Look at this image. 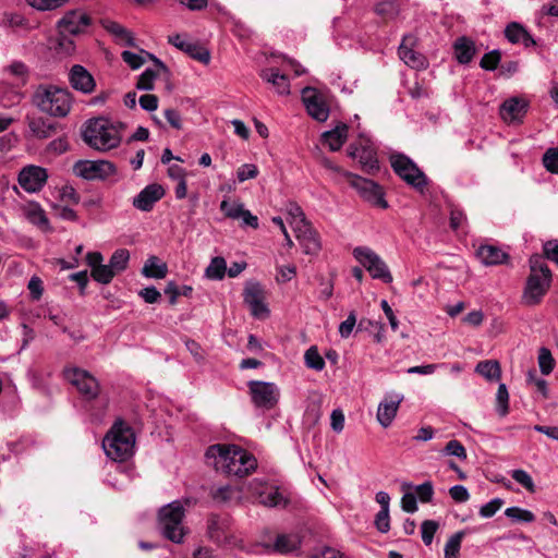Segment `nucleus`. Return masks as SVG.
Instances as JSON below:
<instances>
[{
    "label": "nucleus",
    "mask_w": 558,
    "mask_h": 558,
    "mask_svg": "<svg viewBox=\"0 0 558 558\" xmlns=\"http://www.w3.org/2000/svg\"><path fill=\"white\" fill-rule=\"evenodd\" d=\"M206 458L214 459L216 470L236 477L248 475L257 466L255 457L235 445H213L207 449Z\"/></svg>",
    "instance_id": "f257e3e1"
},
{
    "label": "nucleus",
    "mask_w": 558,
    "mask_h": 558,
    "mask_svg": "<svg viewBox=\"0 0 558 558\" xmlns=\"http://www.w3.org/2000/svg\"><path fill=\"white\" fill-rule=\"evenodd\" d=\"M72 95L66 88L56 85H39L33 95L34 105L44 113L64 118L72 108Z\"/></svg>",
    "instance_id": "f03ea898"
},
{
    "label": "nucleus",
    "mask_w": 558,
    "mask_h": 558,
    "mask_svg": "<svg viewBox=\"0 0 558 558\" xmlns=\"http://www.w3.org/2000/svg\"><path fill=\"white\" fill-rule=\"evenodd\" d=\"M82 136L92 148L100 151L116 148L121 142L118 126L105 118L88 120L82 131Z\"/></svg>",
    "instance_id": "7ed1b4c3"
},
{
    "label": "nucleus",
    "mask_w": 558,
    "mask_h": 558,
    "mask_svg": "<svg viewBox=\"0 0 558 558\" xmlns=\"http://www.w3.org/2000/svg\"><path fill=\"white\" fill-rule=\"evenodd\" d=\"M135 435L125 423L116 422L102 440V448L108 458L125 461L134 451Z\"/></svg>",
    "instance_id": "20e7f679"
},
{
    "label": "nucleus",
    "mask_w": 558,
    "mask_h": 558,
    "mask_svg": "<svg viewBox=\"0 0 558 558\" xmlns=\"http://www.w3.org/2000/svg\"><path fill=\"white\" fill-rule=\"evenodd\" d=\"M531 275L527 278L524 290V299L527 304H537L550 286L551 272L542 255H533L530 258Z\"/></svg>",
    "instance_id": "39448f33"
},
{
    "label": "nucleus",
    "mask_w": 558,
    "mask_h": 558,
    "mask_svg": "<svg viewBox=\"0 0 558 558\" xmlns=\"http://www.w3.org/2000/svg\"><path fill=\"white\" fill-rule=\"evenodd\" d=\"M185 509L180 500H174L160 508L158 522L161 534L165 538L181 544L186 534L183 526Z\"/></svg>",
    "instance_id": "423d86ee"
},
{
    "label": "nucleus",
    "mask_w": 558,
    "mask_h": 558,
    "mask_svg": "<svg viewBox=\"0 0 558 558\" xmlns=\"http://www.w3.org/2000/svg\"><path fill=\"white\" fill-rule=\"evenodd\" d=\"M90 23L89 16L81 11L73 10L68 12L58 23L60 32V47L65 52H71L74 49L73 41L66 35H77L82 33Z\"/></svg>",
    "instance_id": "0eeeda50"
},
{
    "label": "nucleus",
    "mask_w": 558,
    "mask_h": 558,
    "mask_svg": "<svg viewBox=\"0 0 558 558\" xmlns=\"http://www.w3.org/2000/svg\"><path fill=\"white\" fill-rule=\"evenodd\" d=\"M353 257L369 272L373 279L392 282V275L384 259L368 246H356Z\"/></svg>",
    "instance_id": "6e6552de"
},
{
    "label": "nucleus",
    "mask_w": 558,
    "mask_h": 558,
    "mask_svg": "<svg viewBox=\"0 0 558 558\" xmlns=\"http://www.w3.org/2000/svg\"><path fill=\"white\" fill-rule=\"evenodd\" d=\"M393 171L409 185L423 190L427 185V178L415 162L403 154H395L390 157Z\"/></svg>",
    "instance_id": "1a4fd4ad"
},
{
    "label": "nucleus",
    "mask_w": 558,
    "mask_h": 558,
    "mask_svg": "<svg viewBox=\"0 0 558 558\" xmlns=\"http://www.w3.org/2000/svg\"><path fill=\"white\" fill-rule=\"evenodd\" d=\"M349 155L359 160L366 173L372 174L379 169L376 148L371 138L364 134H360L359 140L350 145Z\"/></svg>",
    "instance_id": "9d476101"
},
{
    "label": "nucleus",
    "mask_w": 558,
    "mask_h": 558,
    "mask_svg": "<svg viewBox=\"0 0 558 558\" xmlns=\"http://www.w3.org/2000/svg\"><path fill=\"white\" fill-rule=\"evenodd\" d=\"M253 404L262 410H271L279 401L280 390L275 383L251 380L247 383Z\"/></svg>",
    "instance_id": "9b49d317"
},
{
    "label": "nucleus",
    "mask_w": 558,
    "mask_h": 558,
    "mask_svg": "<svg viewBox=\"0 0 558 558\" xmlns=\"http://www.w3.org/2000/svg\"><path fill=\"white\" fill-rule=\"evenodd\" d=\"M350 185L357 191L360 196L371 205L387 209L388 203L385 199V193L380 185L373 180L362 178L357 174L347 173Z\"/></svg>",
    "instance_id": "f8f14e48"
},
{
    "label": "nucleus",
    "mask_w": 558,
    "mask_h": 558,
    "mask_svg": "<svg viewBox=\"0 0 558 558\" xmlns=\"http://www.w3.org/2000/svg\"><path fill=\"white\" fill-rule=\"evenodd\" d=\"M73 171L85 180H106L117 173V168L108 160H78Z\"/></svg>",
    "instance_id": "ddd939ff"
},
{
    "label": "nucleus",
    "mask_w": 558,
    "mask_h": 558,
    "mask_svg": "<svg viewBox=\"0 0 558 558\" xmlns=\"http://www.w3.org/2000/svg\"><path fill=\"white\" fill-rule=\"evenodd\" d=\"M64 378L75 386L86 400L95 399L99 393L98 380L85 369L68 367L64 369Z\"/></svg>",
    "instance_id": "4468645a"
},
{
    "label": "nucleus",
    "mask_w": 558,
    "mask_h": 558,
    "mask_svg": "<svg viewBox=\"0 0 558 558\" xmlns=\"http://www.w3.org/2000/svg\"><path fill=\"white\" fill-rule=\"evenodd\" d=\"M251 490L263 506L286 508L289 504L288 496L276 485L254 480L251 483Z\"/></svg>",
    "instance_id": "2eb2a0df"
},
{
    "label": "nucleus",
    "mask_w": 558,
    "mask_h": 558,
    "mask_svg": "<svg viewBox=\"0 0 558 558\" xmlns=\"http://www.w3.org/2000/svg\"><path fill=\"white\" fill-rule=\"evenodd\" d=\"M48 171L46 168L27 165L24 166L17 173L19 185L29 194L39 193L48 181Z\"/></svg>",
    "instance_id": "dca6fc26"
},
{
    "label": "nucleus",
    "mask_w": 558,
    "mask_h": 558,
    "mask_svg": "<svg viewBox=\"0 0 558 558\" xmlns=\"http://www.w3.org/2000/svg\"><path fill=\"white\" fill-rule=\"evenodd\" d=\"M264 299V291L258 282L250 281L245 284L244 303L248 306L252 316L257 319H265L269 316V310Z\"/></svg>",
    "instance_id": "f3484780"
},
{
    "label": "nucleus",
    "mask_w": 558,
    "mask_h": 558,
    "mask_svg": "<svg viewBox=\"0 0 558 558\" xmlns=\"http://www.w3.org/2000/svg\"><path fill=\"white\" fill-rule=\"evenodd\" d=\"M207 537L218 546L230 543L231 520L228 515L210 514L207 518Z\"/></svg>",
    "instance_id": "a211bd4d"
},
{
    "label": "nucleus",
    "mask_w": 558,
    "mask_h": 558,
    "mask_svg": "<svg viewBox=\"0 0 558 558\" xmlns=\"http://www.w3.org/2000/svg\"><path fill=\"white\" fill-rule=\"evenodd\" d=\"M292 229L305 254H317L319 252V235L308 220L299 219L298 225H294Z\"/></svg>",
    "instance_id": "6ab92c4d"
},
{
    "label": "nucleus",
    "mask_w": 558,
    "mask_h": 558,
    "mask_svg": "<svg viewBox=\"0 0 558 558\" xmlns=\"http://www.w3.org/2000/svg\"><path fill=\"white\" fill-rule=\"evenodd\" d=\"M403 399L404 397L401 393L389 392L386 393L384 399L379 402L376 417L384 428L392 424Z\"/></svg>",
    "instance_id": "aec40b11"
},
{
    "label": "nucleus",
    "mask_w": 558,
    "mask_h": 558,
    "mask_svg": "<svg viewBox=\"0 0 558 558\" xmlns=\"http://www.w3.org/2000/svg\"><path fill=\"white\" fill-rule=\"evenodd\" d=\"M168 41L179 50L204 64H207L210 61L209 51L197 43L189 40L185 35H171L168 37Z\"/></svg>",
    "instance_id": "412c9836"
},
{
    "label": "nucleus",
    "mask_w": 558,
    "mask_h": 558,
    "mask_svg": "<svg viewBox=\"0 0 558 558\" xmlns=\"http://www.w3.org/2000/svg\"><path fill=\"white\" fill-rule=\"evenodd\" d=\"M302 100L304 102L307 113L312 118L320 122L326 121L328 119L329 109L315 88H303Z\"/></svg>",
    "instance_id": "4be33fe9"
},
{
    "label": "nucleus",
    "mask_w": 558,
    "mask_h": 558,
    "mask_svg": "<svg viewBox=\"0 0 558 558\" xmlns=\"http://www.w3.org/2000/svg\"><path fill=\"white\" fill-rule=\"evenodd\" d=\"M165 190L158 183L148 184L134 198L133 206L142 211H150L154 205L163 197Z\"/></svg>",
    "instance_id": "5701e85b"
},
{
    "label": "nucleus",
    "mask_w": 558,
    "mask_h": 558,
    "mask_svg": "<svg viewBox=\"0 0 558 558\" xmlns=\"http://www.w3.org/2000/svg\"><path fill=\"white\" fill-rule=\"evenodd\" d=\"M527 110V102L519 97L505 100L499 109L500 117L507 123L521 122Z\"/></svg>",
    "instance_id": "b1692460"
},
{
    "label": "nucleus",
    "mask_w": 558,
    "mask_h": 558,
    "mask_svg": "<svg viewBox=\"0 0 558 558\" xmlns=\"http://www.w3.org/2000/svg\"><path fill=\"white\" fill-rule=\"evenodd\" d=\"M69 82L71 86L83 94H90L96 87L93 75L80 64H75L69 72Z\"/></svg>",
    "instance_id": "393cba45"
},
{
    "label": "nucleus",
    "mask_w": 558,
    "mask_h": 558,
    "mask_svg": "<svg viewBox=\"0 0 558 558\" xmlns=\"http://www.w3.org/2000/svg\"><path fill=\"white\" fill-rule=\"evenodd\" d=\"M301 539L298 534H279L274 543H263L267 553L290 554L299 549Z\"/></svg>",
    "instance_id": "a878e982"
},
{
    "label": "nucleus",
    "mask_w": 558,
    "mask_h": 558,
    "mask_svg": "<svg viewBox=\"0 0 558 558\" xmlns=\"http://www.w3.org/2000/svg\"><path fill=\"white\" fill-rule=\"evenodd\" d=\"M476 257L485 266H496L508 262L509 255L502 248L493 244L480 245Z\"/></svg>",
    "instance_id": "bb28decb"
},
{
    "label": "nucleus",
    "mask_w": 558,
    "mask_h": 558,
    "mask_svg": "<svg viewBox=\"0 0 558 558\" xmlns=\"http://www.w3.org/2000/svg\"><path fill=\"white\" fill-rule=\"evenodd\" d=\"M260 76L266 82L272 84V86L275 87L276 92L279 95H289L290 94L289 78L279 69H277V68L264 69L260 72Z\"/></svg>",
    "instance_id": "cd10ccee"
},
{
    "label": "nucleus",
    "mask_w": 558,
    "mask_h": 558,
    "mask_svg": "<svg viewBox=\"0 0 558 558\" xmlns=\"http://www.w3.org/2000/svg\"><path fill=\"white\" fill-rule=\"evenodd\" d=\"M505 36L511 44H522L525 48L536 44L532 35L517 22L507 25Z\"/></svg>",
    "instance_id": "c85d7f7f"
},
{
    "label": "nucleus",
    "mask_w": 558,
    "mask_h": 558,
    "mask_svg": "<svg viewBox=\"0 0 558 558\" xmlns=\"http://www.w3.org/2000/svg\"><path fill=\"white\" fill-rule=\"evenodd\" d=\"M122 60L133 70H136L141 68L145 63V57L149 58L155 62V66L158 68L160 71L167 72L168 69L161 62L158 58H156L154 54L146 52L144 50H141V53H135L129 50H124L121 53Z\"/></svg>",
    "instance_id": "c756f323"
},
{
    "label": "nucleus",
    "mask_w": 558,
    "mask_h": 558,
    "mask_svg": "<svg viewBox=\"0 0 558 558\" xmlns=\"http://www.w3.org/2000/svg\"><path fill=\"white\" fill-rule=\"evenodd\" d=\"M28 129L32 135L36 138L44 140L50 137L56 133V124L49 120L37 117L28 119Z\"/></svg>",
    "instance_id": "7c9ffc66"
},
{
    "label": "nucleus",
    "mask_w": 558,
    "mask_h": 558,
    "mask_svg": "<svg viewBox=\"0 0 558 558\" xmlns=\"http://www.w3.org/2000/svg\"><path fill=\"white\" fill-rule=\"evenodd\" d=\"M347 137L348 126L345 124H340L323 134V143L326 144L330 150L337 151L342 147Z\"/></svg>",
    "instance_id": "2f4dec72"
},
{
    "label": "nucleus",
    "mask_w": 558,
    "mask_h": 558,
    "mask_svg": "<svg viewBox=\"0 0 558 558\" xmlns=\"http://www.w3.org/2000/svg\"><path fill=\"white\" fill-rule=\"evenodd\" d=\"M24 215L31 223L45 230L49 229V220L39 203L29 202L24 208Z\"/></svg>",
    "instance_id": "473e14b6"
},
{
    "label": "nucleus",
    "mask_w": 558,
    "mask_h": 558,
    "mask_svg": "<svg viewBox=\"0 0 558 558\" xmlns=\"http://www.w3.org/2000/svg\"><path fill=\"white\" fill-rule=\"evenodd\" d=\"M168 272V266L159 257L149 256L142 269V275L146 278L162 279Z\"/></svg>",
    "instance_id": "72a5a7b5"
},
{
    "label": "nucleus",
    "mask_w": 558,
    "mask_h": 558,
    "mask_svg": "<svg viewBox=\"0 0 558 558\" xmlns=\"http://www.w3.org/2000/svg\"><path fill=\"white\" fill-rule=\"evenodd\" d=\"M453 48L456 58L461 64L470 63L475 54L474 43L466 37L458 38L453 45Z\"/></svg>",
    "instance_id": "f704fd0d"
},
{
    "label": "nucleus",
    "mask_w": 558,
    "mask_h": 558,
    "mask_svg": "<svg viewBox=\"0 0 558 558\" xmlns=\"http://www.w3.org/2000/svg\"><path fill=\"white\" fill-rule=\"evenodd\" d=\"M408 37H404L399 46L398 53L400 59L413 69H422L425 66V58L423 54L414 51L405 45Z\"/></svg>",
    "instance_id": "c9c22d12"
},
{
    "label": "nucleus",
    "mask_w": 558,
    "mask_h": 558,
    "mask_svg": "<svg viewBox=\"0 0 558 558\" xmlns=\"http://www.w3.org/2000/svg\"><path fill=\"white\" fill-rule=\"evenodd\" d=\"M475 372L490 381L498 380L501 375L500 365L497 361L494 360H486L480 362L475 367Z\"/></svg>",
    "instance_id": "e433bc0d"
},
{
    "label": "nucleus",
    "mask_w": 558,
    "mask_h": 558,
    "mask_svg": "<svg viewBox=\"0 0 558 558\" xmlns=\"http://www.w3.org/2000/svg\"><path fill=\"white\" fill-rule=\"evenodd\" d=\"M227 271V263L223 257H214L205 270L207 278L211 280L223 279Z\"/></svg>",
    "instance_id": "4c0bfd02"
},
{
    "label": "nucleus",
    "mask_w": 558,
    "mask_h": 558,
    "mask_svg": "<svg viewBox=\"0 0 558 558\" xmlns=\"http://www.w3.org/2000/svg\"><path fill=\"white\" fill-rule=\"evenodd\" d=\"M468 530H462L450 536L445 545V558H458L462 539Z\"/></svg>",
    "instance_id": "58836bf2"
},
{
    "label": "nucleus",
    "mask_w": 558,
    "mask_h": 558,
    "mask_svg": "<svg viewBox=\"0 0 558 558\" xmlns=\"http://www.w3.org/2000/svg\"><path fill=\"white\" fill-rule=\"evenodd\" d=\"M130 260V253L125 248H119L113 252L110 257L109 265L112 270L117 274L122 272L126 269Z\"/></svg>",
    "instance_id": "ea45409f"
},
{
    "label": "nucleus",
    "mask_w": 558,
    "mask_h": 558,
    "mask_svg": "<svg viewBox=\"0 0 558 558\" xmlns=\"http://www.w3.org/2000/svg\"><path fill=\"white\" fill-rule=\"evenodd\" d=\"M305 365L314 371L320 372L325 368V361L319 354L317 347H310L304 354Z\"/></svg>",
    "instance_id": "a19ab883"
},
{
    "label": "nucleus",
    "mask_w": 558,
    "mask_h": 558,
    "mask_svg": "<svg viewBox=\"0 0 558 558\" xmlns=\"http://www.w3.org/2000/svg\"><path fill=\"white\" fill-rule=\"evenodd\" d=\"M161 72L158 68L155 69H146L140 76L136 83V88L140 90H151L154 89V83L157 76Z\"/></svg>",
    "instance_id": "79ce46f5"
},
{
    "label": "nucleus",
    "mask_w": 558,
    "mask_h": 558,
    "mask_svg": "<svg viewBox=\"0 0 558 558\" xmlns=\"http://www.w3.org/2000/svg\"><path fill=\"white\" fill-rule=\"evenodd\" d=\"M220 210L223 215L230 219L239 220L242 216L244 205L240 202H229L228 199H223L219 206Z\"/></svg>",
    "instance_id": "37998d69"
},
{
    "label": "nucleus",
    "mask_w": 558,
    "mask_h": 558,
    "mask_svg": "<svg viewBox=\"0 0 558 558\" xmlns=\"http://www.w3.org/2000/svg\"><path fill=\"white\" fill-rule=\"evenodd\" d=\"M505 514L507 518L515 522L530 523L535 520V515L532 511L520 507H509L506 509Z\"/></svg>",
    "instance_id": "c03bdc74"
},
{
    "label": "nucleus",
    "mask_w": 558,
    "mask_h": 558,
    "mask_svg": "<svg viewBox=\"0 0 558 558\" xmlns=\"http://www.w3.org/2000/svg\"><path fill=\"white\" fill-rule=\"evenodd\" d=\"M496 411L500 416L509 412V393L505 384H500L496 393Z\"/></svg>",
    "instance_id": "a18cd8bd"
},
{
    "label": "nucleus",
    "mask_w": 558,
    "mask_h": 558,
    "mask_svg": "<svg viewBox=\"0 0 558 558\" xmlns=\"http://www.w3.org/2000/svg\"><path fill=\"white\" fill-rule=\"evenodd\" d=\"M90 276L96 282L101 284H108L116 276V272L112 270L109 264H101L97 268H94L93 271H90Z\"/></svg>",
    "instance_id": "49530a36"
},
{
    "label": "nucleus",
    "mask_w": 558,
    "mask_h": 558,
    "mask_svg": "<svg viewBox=\"0 0 558 558\" xmlns=\"http://www.w3.org/2000/svg\"><path fill=\"white\" fill-rule=\"evenodd\" d=\"M375 12L384 19H392L399 12V4L395 0H385L376 4Z\"/></svg>",
    "instance_id": "de8ad7c7"
},
{
    "label": "nucleus",
    "mask_w": 558,
    "mask_h": 558,
    "mask_svg": "<svg viewBox=\"0 0 558 558\" xmlns=\"http://www.w3.org/2000/svg\"><path fill=\"white\" fill-rule=\"evenodd\" d=\"M511 477L519 483L522 487H524L529 493H535L536 487L532 476L522 469H517L511 471Z\"/></svg>",
    "instance_id": "09e8293b"
},
{
    "label": "nucleus",
    "mask_w": 558,
    "mask_h": 558,
    "mask_svg": "<svg viewBox=\"0 0 558 558\" xmlns=\"http://www.w3.org/2000/svg\"><path fill=\"white\" fill-rule=\"evenodd\" d=\"M538 365L542 374L549 375L555 367V360L547 348H541L538 351Z\"/></svg>",
    "instance_id": "8fccbe9b"
},
{
    "label": "nucleus",
    "mask_w": 558,
    "mask_h": 558,
    "mask_svg": "<svg viewBox=\"0 0 558 558\" xmlns=\"http://www.w3.org/2000/svg\"><path fill=\"white\" fill-rule=\"evenodd\" d=\"M26 24L24 16L17 12H4L0 19V26L17 28Z\"/></svg>",
    "instance_id": "3c124183"
},
{
    "label": "nucleus",
    "mask_w": 558,
    "mask_h": 558,
    "mask_svg": "<svg viewBox=\"0 0 558 558\" xmlns=\"http://www.w3.org/2000/svg\"><path fill=\"white\" fill-rule=\"evenodd\" d=\"M439 527L438 522L434 520H425L421 525V534L423 543L428 546L432 544L435 533Z\"/></svg>",
    "instance_id": "603ef678"
},
{
    "label": "nucleus",
    "mask_w": 558,
    "mask_h": 558,
    "mask_svg": "<svg viewBox=\"0 0 558 558\" xmlns=\"http://www.w3.org/2000/svg\"><path fill=\"white\" fill-rule=\"evenodd\" d=\"M544 167L551 173H558V147L548 148L543 156Z\"/></svg>",
    "instance_id": "864d4df0"
},
{
    "label": "nucleus",
    "mask_w": 558,
    "mask_h": 558,
    "mask_svg": "<svg viewBox=\"0 0 558 558\" xmlns=\"http://www.w3.org/2000/svg\"><path fill=\"white\" fill-rule=\"evenodd\" d=\"M501 53L499 50H492L483 56L480 65L487 71H494L500 62Z\"/></svg>",
    "instance_id": "5fc2aeb1"
},
{
    "label": "nucleus",
    "mask_w": 558,
    "mask_h": 558,
    "mask_svg": "<svg viewBox=\"0 0 558 558\" xmlns=\"http://www.w3.org/2000/svg\"><path fill=\"white\" fill-rule=\"evenodd\" d=\"M68 0H26L34 9L39 11H51L62 7Z\"/></svg>",
    "instance_id": "6e6d98bb"
},
{
    "label": "nucleus",
    "mask_w": 558,
    "mask_h": 558,
    "mask_svg": "<svg viewBox=\"0 0 558 558\" xmlns=\"http://www.w3.org/2000/svg\"><path fill=\"white\" fill-rule=\"evenodd\" d=\"M415 496L421 502H429L434 496V486L430 481H426L423 484L414 487Z\"/></svg>",
    "instance_id": "4d7b16f0"
},
{
    "label": "nucleus",
    "mask_w": 558,
    "mask_h": 558,
    "mask_svg": "<svg viewBox=\"0 0 558 558\" xmlns=\"http://www.w3.org/2000/svg\"><path fill=\"white\" fill-rule=\"evenodd\" d=\"M444 453L447 456L457 457L461 460L466 459V450L463 447V445L457 439H452L447 442V445L444 448Z\"/></svg>",
    "instance_id": "13d9d810"
},
{
    "label": "nucleus",
    "mask_w": 558,
    "mask_h": 558,
    "mask_svg": "<svg viewBox=\"0 0 558 558\" xmlns=\"http://www.w3.org/2000/svg\"><path fill=\"white\" fill-rule=\"evenodd\" d=\"M502 505H504L502 499L494 498L481 507L480 515L482 518H492L501 508Z\"/></svg>",
    "instance_id": "bf43d9fd"
},
{
    "label": "nucleus",
    "mask_w": 558,
    "mask_h": 558,
    "mask_svg": "<svg viewBox=\"0 0 558 558\" xmlns=\"http://www.w3.org/2000/svg\"><path fill=\"white\" fill-rule=\"evenodd\" d=\"M376 529L380 533H387L390 530L389 509H380L375 518Z\"/></svg>",
    "instance_id": "052dcab7"
},
{
    "label": "nucleus",
    "mask_w": 558,
    "mask_h": 558,
    "mask_svg": "<svg viewBox=\"0 0 558 558\" xmlns=\"http://www.w3.org/2000/svg\"><path fill=\"white\" fill-rule=\"evenodd\" d=\"M257 174L258 169L255 165L252 163L242 165L236 171L239 182H244L248 179H254L257 177Z\"/></svg>",
    "instance_id": "680f3d73"
},
{
    "label": "nucleus",
    "mask_w": 558,
    "mask_h": 558,
    "mask_svg": "<svg viewBox=\"0 0 558 558\" xmlns=\"http://www.w3.org/2000/svg\"><path fill=\"white\" fill-rule=\"evenodd\" d=\"M107 29L116 35L118 38L124 39L128 45H133V37L131 36L130 32H128L123 26H121L118 23L110 22L107 25Z\"/></svg>",
    "instance_id": "e2e57ef3"
},
{
    "label": "nucleus",
    "mask_w": 558,
    "mask_h": 558,
    "mask_svg": "<svg viewBox=\"0 0 558 558\" xmlns=\"http://www.w3.org/2000/svg\"><path fill=\"white\" fill-rule=\"evenodd\" d=\"M401 508L408 513L417 511V498L413 493H404L401 498Z\"/></svg>",
    "instance_id": "0e129e2a"
},
{
    "label": "nucleus",
    "mask_w": 558,
    "mask_h": 558,
    "mask_svg": "<svg viewBox=\"0 0 558 558\" xmlns=\"http://www.w3.org/2000/svg\"><path fill=\"white\" fill-rule=\"evenodd\" d=\"M140 106L145 111H155L158 108V97L153 94L142 95L138 99Z\"/></svg>",
    "instance_id": "69168bd1"
},
{
    "label": "nucleus",
    "mask_w": 558,
    "mask_h": 558,
    "mask_svg": "<svg viewBox=\"0 0 558 558\" xmlns=\"http://www.w3.org/2000/svg\"><path fill=\"white\" fill-rule=\"evenodd\" d=\"M53 209L56 215L62 220L77 221L78 219L76 211L68 206L54 205Z\"/></svg>",
    "instance_id": "338daca9"
},
{
    "label": "nucleus",
    "mask_w": 558,
    "mask_h": 558,
    "mask_svg": "<svg viewBox=\"0 0 558 558\" xmlns=\"http://www.w3.org/2000/svg\"><path fill=\"white\" fill-rule=\"evenodd\" d=\"M450 497L456 502H465L470 499V494L465 486L463 485H454L449 489Z\"/></svg>",
    "instance_id": "774afa93"
}]
</instances>
